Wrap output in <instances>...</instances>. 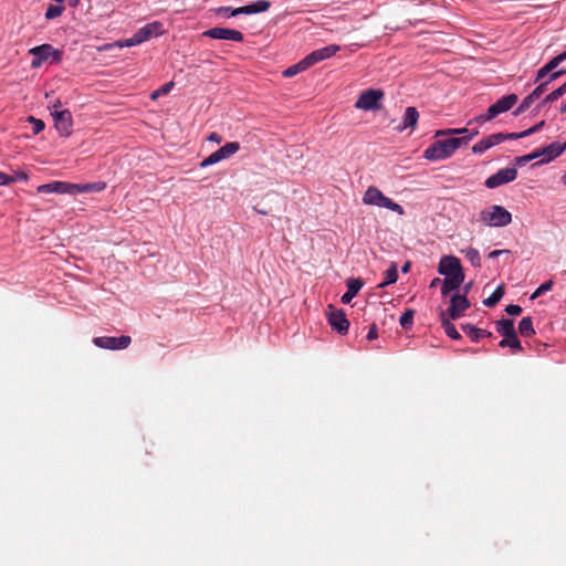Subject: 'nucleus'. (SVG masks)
<instances>
[{
  "mask_svg": "<svg viewBox=\"0 0 566 566\" xmlns=\"http://www.w3.org/2000/svg\"><path fill=\"white\" fill-rule=\"evenodd\" d=\"M478 134L479 132L475 129L467 137H450L447 139L436 140L423 151V157L428 160L447 159Z\"/></svg>",
  "mask_w": 566,
  "mask_h": 566,
  "instance_id": "f257e3e1",
  "label": "nucleus"
},
{
  "mask_svg": "<svg viewBox=\"0 0 566 566\" xmlns=\"http://www.w3.org/2000/svg\"><path fill=\"white\" fill-rule=\"evenodd\" d=\"M106 188L103 181L87 184H72L66 181H53L38 187L39 193H67L77 195L86 192H98Z\"/></svg>",
  "mask_w": 566,
  "mask_h": 566,
  "instance_id": "f03ea898",
  "label": "nucleus"
},
{
  "mask_svg": "<svg viewBox=\"0 0 566 566\" xmlns=\"http://www.w3.org/2000/svg\"><path fill=\"white\" fill-rule=\"evenodd\" d=\"M164 33L163 24L158 21H154L147 23L143 28H140L132 38L126 40L116 41L108 46H117V48H129L134 45H138L145 41H148L153 38H156Z\"/></svg>",
  "mask_w": 566,
  "mask_h": 566,
  "instance_id": "7ed1b4c3",
  "label": "nucleus"
},
{
  "mask_svg": "<svg viewBox=\"0 0 566 566\" xmlns=\"http://www.w3.org/2000/svg\"><path fill=\"white\" fill-rule=\"evenodd\" d=\"M363 202L368 206H377L379 208H386L402 216L405 213L403 208L392 201L390 198L386 197L377 187L370 186L364 193Z\"/></svg>",
  "mask_w": 566,
  "mask_h": 566,
  "instance_id": "20e7f679",
  "label": "nucleus"
},
{
  "mask_svg": "<svg viewBox=\"0 0 566 566\" xmlns=\"http://www.w3.org/2000/svg\"><path fill=\"white\" fill-rule=\"evenodd\" d=\"M480 221L490 227H505L511 223L512 214L504 207L493 205L480 212Z\"/></svg>",
  "mask_w": 566,
  "mask_h": 566,
  "instance_id": "39448f33",
  "label": "nucleus"
},
{
  "mask_svg": "<svg viewBox=\"0 0 566 566\" xmlns=\"http://www.w3.org/2000/svg\"><path fill=\"white\" fill-rule=\"evenodd\" d=\"M29 54L33 55L31 66L40 67L44 62L59 63L62 59V53L54 49L51 44H42L29 50Z\"/></svg>",
  "mask_w": 566,
  "mask_h": 566,
  "instance_id": "423d86ee",
  "label": "nucleus"
},
{
  "mask_svg": "<svg viewBox=\"0 0 566 566\" xmlns=\"http://www.w3.org/2000/svg\"><path fill=\"white\" fill-rule=\"evenodd\" d=\"M496 331L504 338L500 342L501 347H510L513 350L521 352L522 345L517 338V334L514 328V322L512 319H500L496 322Z\"/></svg>",
  "mask_w": 566,
  "mask_h": 566,
  "instance_id": "0eeeda50",
  "label": "nucleus"
},
{
  "mask_svg": "<svg viewBox=\"0 0 566 566\" xmlns=\"http://www.w3.org/2000/svg\"><path fill=\"white\" fill-rule=\"evenodd\" d=\"M382 98L384 92L381 90L369 88L359 94L355 107L363 111H378L381 107Z\"/></svg>",
  "mask_w": 566,
  "mask_h": 566,
  "instance_id": "6e6552de",
  "label": "nucleus"
},
{
  "mask_svg": "<svg viewBox=\"0 0 566 566\" xmlns=\"http://www.w3.org/2000/svg\"><path fill=\"white\" fill-rule=\"evenodd\" d=\"M517 99L516 94H509L501 97L488 108L486 114L482 115L480 119L485 122L493 119L497 115L510 111L516 104Z\"/></svg>",
  "mask_w": 566,
  "mask_h": 566,
  "instance_id": "1a4fd4ad",
  "label": "nucleus"
},
{
  "mask_svg": "<svg viewBox=\"0 0 566 566\" xmlns=\"http://www.w3.org/2000/svg\"><path fill=\"white\" fill-rule=\"evenodd\" d=\"M93 343L95 346L103 349L117 350L127 348L132 343V338L126 335H122L119 337L99 336L95 337Z\"/></svg>",
  "mask_w": 566,
  "mask_h": 566,
  "instance_id": "9d476101",
  "label": "nucleus"
},
{
  "mask_svg": "<svg viewBox=\"0 0 566 566\" xmlns=\"http://www.w3.org/2000/svg\"><path fill=\"white\" fill-rule=\"evenodd\" d=\"M438 272L444 275L446 277H451L453 275L464 277L461 262L457 256L453 255H446L441 258L438 266Z\"/></svg>",
  "mask_w": 566,
  "mask_h": 566,
  "instance_id": "9b49d317",
  "label": "nucleus"
},
{
  "mask_svg": "<svg viewBox=\"0 0 566 566\" xmlns=\"http://www.w3.org/2000/svg\"><path fill=\"white\" fill-rule=\"evenodd\" d=\"M54 126L59 134L63 137H69L72 134L73 119L69 109H55L52 112Z\"/></svg>",
  "mask_w": 566,
  "mask_h": 566,
  "instance_id": "f8f14e48",
  "label": "nucleus"
},
{
  "mask_svg": "<svg viewBox=\"0 0 566 566\" xmlns=\"http://www.w3.org/2000/svg\"><path fill=\"white\" fill-rule=\"evenodd\" d=\"M202 35L214 40H227L234 42H243L244 40V35L242 32L234 29L221 27L211 28L205 31Z\"/></svg>",
  "mask_w": 566,
  "mask_h": 566,
  "instance_id": "ddd939ff",
  "label": "nucleus"
},
{
  "mask_svg": "<svg viewBox=\"0 0 566 566\" xmlns=\"http://www.w3.org/2000/svg\"><path fill=\"white\" fill-rule=\"evenodd\" d=\"M516 177L517 170L515 168H502L485 180V187L489 189H494L515 180Z\"/></svg>",
  "mask_w": 566,
  "mask_h": 566,
  "instance_id": "4468645a",
  "label": "nucleus"
},
{
  "mask_svg": "<svg viewBox=\"0 0 566 566\" xmlns=\"http://www.w3.org/2000/svg\"><path fill=\"white\" fill-rule=\"evenodd\" d=\"M470 307V302L465 295L454 294L450 300L448 315L451 319H457Z\"/></svg>",
  "mask_w": 566,
  "mask_h": 566,
  "instance_id": "2eb2a0df",
  "label": "nucleus"
},
{
  "mask_svg": "<svg viewBox=\"0 0 566 566\" xmlns=\"http://www.w3.org/2000/svg\"><path fill=\"white\" fill-rule=\"evenodd\" d=\"M339 46L336 44H331L325 48L318 49L306 55L304 59L307 62L308 66H313L314 64L324 61L339 51Z\"/></svg>",
  "mask_w": 566,
  "mask_h": 566,
  "instance_id": "dca6fc26",
  "label": "nucleus"
},
{
  "mask_svg": "<svg viewBox=\"0 0 566 566\" xmlns=\"http://www.w3.org/2000/svg\"><path fill=\"white\" fill-rule=\"evenodd\" d=\"M331 326L339 334H346L349 328V321L343 311H334L328 315Z\"/></svg>",
  "mask_w": 566,
  "mask_h": 566,
  "instance_id": "f3484780",
  "label": "nucleus"
},
{
  "mask_svg": "<svg viewBox=\"0 0 566 566\" xmlns=\"http://www.w3.org/2000/svg\"><path fill=\"white\" fill-rule=\"evenodd\" d=\"M502 142H503V137H502L501 133L492 134V135H489V136L482 138L479 143L473 145L472 151L474 154H482V153L486 151L488 149H490L491 147L499 145Z\"/></svg>",
  "mask_w": 566,
  "mask_h": 566,
  "instance_id": "a211bd4d",
  "label": "nucleus"
},
{
  "mask_svg": "<svg viewBox=\"0 0 566 566\" xmlns=\"http://www.w3.org/2000/svg\"><path fill=\"white\" fill-rule=\"evenodd\" d=\"M347 292L344 293L340 297V302L343 304H349L352 300L357 295L360 289L364 286V282L361 279L349 277L346 281Z\"/></svg>",
  "mask_w": 566,
  "mask_h": 566,
  "instance_id": "6ab92c4d",
  "label": "nucleus"
},
{
  "mask_svg": "<svg viewBox=\"0 0 566 566\" xmlns=\"http://www.w3.org/2000/svg\"><path fill=\"white\" fill-rule=\"evenodd\" d=\"M565 149H566V143L565 142L564 143L554 142V143L549 144L546 147L537 149L536 151H538L539 157L541 156L545 157L544 161H549V160L558 157L559 155H562Z\"/></svg>",
  "mask_w": 566,
  "mask_h": 566,
  "instance_id": "aec40b11",
  "label": "nucleus"
},
{
  "mask_svg": "<svg viewBox=\"0 0 566 566\" xmlns=\"http://www.w3.org/2000/svg\"><path fill=\"white\" fill-rule=\"evenodd\" d=\"M565 73H566L565 70H559V71H556V72L549 74V76L547 78H545L543 82H538V85L534 88V91L531 93V95L535 99H538L548 90V85L553 81L563 76Z\"/></svg>",
  "mask_w": 566,
  "mask_h": 566,
  "instance_id": "412c9836",
  "label": "nucleus"
},
{
  "mask_svg": "<svg viewBox=\"0 0 566 566\" xmlns=\"http://www.w3.org/2000/svg\"><path fill=\"white\" fill-rule=\"evenodd\" d=\"M419 119V113L416 107L409 106L405 111L401 126L398 129L401 132L407 128L415 129Z\"/></svg>",
  "mask_w": 566,
  "mask_h": 566,
  "instance_id": "4be33fe9",
  "label": "nucleus"
},
{
  "mask_svg": "<svg viewBox=\"0 0 566 566\" xmlns=\"http://www.w3.org/2000/svg\"><path fill=\"white\" fill-rule=\"evenodd\" d=\"M463 281H464V277H459V275L446 277L442 282L441 294L443 296H447L450 292L458 290L461 286V284L463 283Z\"/></svg>",
  "mask_w": 566,
  "mask_h": 566,
  "instance_id": "5701e85b",
  "label": "nucleus"
},
{
  "mask_svg": "<svg viewBox=\"0 0 566 566\" xmlns=\"http://www.w3.org/2000/svg\"><path fill=\"white\" fill-rule=\"evenodd\" d=\"M462 329L473 342H478L482 337L492 336V333L482 328H478L471 324L462 325Z\"/></svg>",
  "mask_w": 566,
  "mask_h": 566,
  "instance_id": "b1692460",
  "label": "nucleus"
},
{
  "mask_svg": "<svg viewBox=\"0 0 566 566\" xmlns=\"http://www.w3.org/2000/svg\"><path fill=\"white\" fill-rule=\"evenodd\" d=\"M440 316L441 325L446 334L452 339H461V335L457 331L455 326L450 322V319L446 317V314L442 312Z\"/></svg>",
  "mask_w": 566,
  "mask_h": 566,
  "instance_id": "393cba45",
  "label": "nucleus"
},
{
  "mask_svg": "<svg viewBox=\"0 0 566 566\" xmlns=\"http://www.w3.org/2000/svg\"><path fill=\"white\" fill-rule=\"evenodd\" d=\"M518 332L523 337H531L535 334L532 317H523L518 323Z\"/></svg>",
  "mask_w": 566,
  "mask_h": 566,
  "instance_id": "a878e982",
  "label": "nucleus"
},
{
  "mask_svg": "<svg viewBox=\"0 0 566 566\" xmlns=\"http://www.w3.org/2000/svg\"><path fill=\"white\" fill-rule=\"evenodd\" d=\"M398 280V269L396 263H391L390 266L385 272V281L381 282L378 286L385 287L387 285L396 283Z\"/></svg>",
  "mask_w": 566,
  "mask_h": 566,
  "instance_id": "bb28decb",
  "label": "nucleus"
},
{
  "mask_svg": "<svg viewBox=\"0 0 566 566\" xmlns=\"http://www.w3.org/2000/svg\"><path fill=\"white\" fill-rule=\"evenodd\" d=\"M307 69H310L307 62L305 61V59L301 60L298 63L287 67L286 70L283 71V75L285 77H292L301 72H304L306 71Z\"/></svg>",
  "mask_w": 566,
  "mask_h": 566,
  "instance_id": "cd10ccee",
  "label": "nucleus"
},
{
  "mask_svg": "<svg viewBox=\"0 0 566 566\" xmlns=\"http://www.w3.org/2000/svg\"><path fill=\"white\" fill-rule=\"evenodd\" d=\"M504 293H505L504 286L503 285L497 286L495 289V291L488 298H485L483 301V304L488 307H492V306L496 305L503 297Z\"/></svg>",
  "mask_w": 566,
  "mask_h": 566,
  "instance_id": "c85d7f7f",
  "label": "nucleus"
},
{
  "mask_svg": "<svg viewBox=\"0 0 566 566\" xmlns=\"http://www.w3.org/2000/svg\"><path fill=\"white\" fill-rule=\"evenodd\" d=\"M239 149H240V144L238 142H230V143H227L226 145H223L222 147H220L218 149V151L220 153V155L223 159H227V158L231 157L232 155H234Z\"/></svg>",
  "mask_w": 566,
  "mask_h": 566,
  "instance_id": "c756f323",
  "label": "nucleus"
},
{
  "mask_svg": "<svg viewBox=\"0 0 566 566\" xmlns=\"http://www.w3.org/2000/svg\"><path fill=\"white\" fill-rule=\"evenodd\" d=\"M271 2L268 0H258L253 3L248 4L249 14H255L265 12L270 9Z\"/></svg>",
  "mask_w": 566,
  "mask_h": 566,
  "instance_id": "7c9ffc66",
  "label": "nucleus"
},
{
  "mask_svg": "<svg viewBox=\"0 0 566 566\" xmlns=\"http://www.w3.org/2000/svg\"><path fill=\"white\" fill-rule=\"evenodd\" d=\"M462 252L464 253L465 258L470 261V263L473 266H475V268L481 266V256L476 249L468 248L465 250H462Z\"/></svg>",
  "mask_w": 566,
  "mask_h": 566,
  "instance_id": "2f4dec72",
  "label": "nucleus"
},
{
  "mask_svg": "<svg viewBox=\"0 0 566 566\" xmlns=\"http://www.w3.org/2000/svg\"><path fill=\"white\" fill-rule=\"evenodd\" d=\"M413 316L415 311L413 310H407L403 312V314L400 316L399 323L402 328L410 329L413 324Z\"/></svg>",
  "mask_w": 566,
  "mask_h": 566,
  "instance_id": "473e14b6",
  "label": "nucleus"
},
{
  "mask_svg": "<svg viewBox=\"0 0 566 566\" xmlns=\"http://www.w3.org/2000/svg\"><path fill=\"white\" fill-rule=\"evenodd\" d=\"M468 128H450V129H441L436 132V136H447V135H463L462 137H467L471 134Z\"/></svg>",
  "mask_w": 566,
  "mask_h": 566,
  "instance_id": "72a5a7b5",
  "label": "nucleus"
},
{
  "mask_svg": "<svg viewBox=\"0 0 566 566\" xmlns=\"http://www.w3.org/2000/svg\"><path fill=\"white\" fill-rule=\"evenodd\" d=\"M553 285H554L553 280H548V281L544 282L531 295V300H535V298L539 297L541 295H543L544 293L551 291L553 289Z\"/></svg>",
  "mask_w": 566,
  "mask_h": 566,
  "instance_id": "f704fd0d",
  "label": "nucleus"
},
{
  "mask_svg": "<svg viewBox=\"0 0 566 566\" xmlns=\"http://www.w3.org/2000/svg\"><path fill=\"white\" fill-rule=\"evenodd\" d=\"M536 99L528 94L522 103L518 105V107L513 112L514 116H518L523 114Z\"/></svg>",
  "mask_w": 566,
  "mask_h": 566,
  "instance_id": "c9c22d12",
  "label": "nucleus"
},
{
  "mask_svg": "<svg viewBox=\"0 0 566 566\" xmlns=\"http://www.w3.org/2000/svg\"><path fill=\"white\" fill-rule=\"evenodd\" d=\"M221 160H223V158L221 157L220 153L216 150L200 163V167L205 168L214 165Z\"/></svg>",
  "mask_w": 566,
  "mask_h": 566,
  "instance_id": "e433bc0d",
  "label": "nucleus"
},
{
  "mask_svg": "<svg viewBox=\"0 0 566 566\" xmlns=\"http://www.w3.org/2000/svg\"><path fill=\"white\" fill-rule=\"evenodd\" d=\"M64 11V7L63 6H53V4H50L46 9V12H45V18L48 20H52V19H55L57 17H60Z\"/></svg>",
  "mask_w": 566,
  "mask_h": 566,
  "instance_id": "4c0bfd02",
  "label": "nucleus"
},
{
  "mask_svg": "<svg viewBox=\"0 0 566 566\" xmlns=\"http://www.w3.org/2000/svg\"><path fill=\"white\" fill-rule=\"evenodd\" d=\"M538 157H539V154H538V151L535 150L532 154H528V155H525V156H521V157H516L515 158V163H516V165L522 166V165H524V164H526V163H528V161H531L533 159H536Z\"/></svg>",
  "mask_w": 566,
  "mask_h": 566,
  "instance_id": "58836bf2",
  "label": "nucleus"
},
{
  "mask_svg": "<svg viewBox=\"0 0 566 566\" xmlns=\"http://www.w3.org/2000/svg\"><path fill=\"white\" fill-rule=\"evenodd\" d=\"M29 122L33 125V133L34 134L41 133L44 129V127H45L43 120L38 119V118L33 117V116L29 117Z\"/></svg>",
  "mask_w": 566,
  "mask_h": 566,
  "instance_id": "ea45409f",
  "label": "nucleus"
},
{
  "mask_svg": "<svg viewBox=\"0 0 566 566\" xmlns=\"http://www.w3.org/2000/svg\"><path fill=\"white\" fill-rule=\"evenodd\" d=\"M172 86H174V83H172V82L166 83V84H165V85H163L159 90L155 91V92L151 94V98H153V99H155V98H157L159 95L168 94Z\"/></svg>",
  "mask_w": 566,
  "mask_h": 566,
  "instance_id": "a19ab883",
  "label": "nucleus"
},
{
  "mask_svg": "<svg viewBox=\"0 0 566 566\" xmlns=\"http://www.w3.org/2000/svg\"><path fill=\"white\" fill-rule=\"evenodd\" d=\"M549 74H552V72L549 71L548 67H546L545 65L543 67H541L537 73H536V76H535V80H534V83H538V82H543V80L545 77H548Z\"/></svg>",
  "mask_w": 566,
  "mask_h": 566,
  "instance_id": "79ce46f5",
  "label": "nucleus"
},
{
  "mask_svg": "<svg viewBox=\"0 0 566 566\" xmlns=\"http://www.w3.org/2000/svg\"><path fill=\"white\" fill-rule=\"evenodd\" d=\"M231 11H233L231 7H219L213 10L214 14L221 18H230Z\"/></svg>",
  "mask_w": 566,
  "mask_h": 566,
  "instance_id": "37998d69",
  "label": "nucleus"
},
{
  "mask_svg": "<svg viewBox=\"0 0 566 566\" xmlns=\"http://www.w3.org/2000/svg\"><path fill=\"white\" fill-rule=\"evenodd\" d=\"M559 97H562V96L559 95V92H557V91L555 90V91H553L552 93H549L548 95H546V96L544 97V99L542 101V103L539 104V106L545 105V104H548V103H553V102L557 101Z\"/></svg>",
  "mask_w": 566,
  "mask_h": 566,
  "instance_id": "c03bdc74",
  "label": "nucleus"
},
{
  "mask_svg": "<svg viewBox=\"0 0 566 566\" xmlns=\"http://www.w3.org/2000/svg\"><path fill=\"white\" fill-rule=\"evenodd\" d=\"M502 137H503V142L504 140H509V139H520V138H524V137H527L525 130L524 132H521V133H501Z\"/></svg>",
  "mask_w": 566,
  "mask_h": 566,
  "instance_id": "a18cd8bd",
  "label": "nucleus"
},
{
  "mask_svg": "<svg viewBox=\"0 0 566 566\" xmlns=\"http://www.w3.org/2000/svg\"><path fill=\"white\" fill-rule=\"evenodd\" d=\"M17 181V178L0 171V186L10 185Z\"/></svg>",
  "mask_w": 566,
  "mask_h": 566,
  "instance_id": "49530a36",
  "label": "nucleus"
},
{
  "mask_svg": "<svg viewBox=\"0 0 566 566\" xmlns=\"http://www.w3.org/2000/svg\"><path fill=\"white\" fill-rule=\"evenodd\" d=\"M505 312L509 315H513V316L520 315L522 313V307L520 305L510 304L506 306Z\"/></svg>",
  "mask_w": 566,
  "mask_h": 566,
  "instance_id": "de8ad7c7",
  "label": "nucleus"
},
{
  "mask_svg": "<svg viewBox=\"0 0 566 566\" xmlns=\"http://www.w3.org/2000/svg\"><path fill=\"white\" fill-rule=\"evenodd\" d=\"M239 14H249L248 4L239 8H234L233 11H231L230 15H239Z\"/></svg>",
  "mask_w": 566,
  "mask_h": 566,
  "instance_id": "09e8293b",
  "label": "nucleus"
},
{
  "mask_svg": "<svg viewBox=\"0 0 566 566\" xmlns=\"http://www.w3.org/2000/svg\"><path fill=\"white\" fill-rule=\"evenodd\" d=\"M378 336V332H377V325L374 323L371 324L370 328H369V332L367 334V339L368 340H374L376 339Z\"/></svg>",
  "mask_w": 566,
  "mask_h": 566,
  "instance_id": "8fccbe9b",
  "label": "nucleus"
},
{
  "mask_svg": "<svg viewBox=\"0 0 566 566\" xmlns=\"http://www.w3.org/2000/svg\"><path fill=\"white\" fill-rule=\"evenodd\" d=\"M545 125V120H541L538 124H536L535 126L528 128L525 130L526 135L530 136L536 132H538L543 126Z\"/></svg>",
  "mask_w": 566,
  "mask_h": 566,
  "instance_id": "3c124183",
  "label": "nucleus"
},
{
  "mask_svg": "<svg viewBox=\"0 0 566 566\" xmlns=\"http://www.w3.org/2000/svg\"><path fill=\"white\" fill-rule=\"evenodd\" d=\"M560 64L556 56H554L548 63L545 64L546 67L549 69L552 73H554L555 69Z\"/></svg>",
  "mask_w": 566,
  "mask_h": 566,
  "instance_id": "603ef678",
  "label": "nucleus"
},
{
  "mask_svg": "<svg viewBox=\"0 0 566 566\" xmlns=\"http://www.w3.org/2000/svg\"><path fill=\"white\" fill-rule=\"evenodd\" d=\"M208 140L210 142H214V143H221L222 142V137L221 135H219L218 133H211L209 136H208Z\"/></svg>",
  "mask_w": 566,
  "mask_h": 566,
  "instance_id": "864d4df0",
  "label": "nucleus"
},
{
  "mask_svg": "<svg viewBox=\"0 0 566 566\" xmlns=\"http://www.w3.org/2000/svg\"><path fill=\"white\" fill-rule=\"evenodd\" d=\"M12 177L17 178V180H28V174L24 171H15Z\"/></svg>",
  "mask_w": 566,
  "mask_h": 566,
  "instance_id": "5fc2aeb1",
  "label": "nucleus"
},
{
  "mask_svg": "<svg viewBox=\"0 0 566 566\" xmlns=\"http://www.w3.org/2000/svg\"><path fill=\"white\" fill-rule=\"evenodd\" d=\"M502 253H509V250H494L489 253V258L493 259L501 255Z\"/></svg>",
  "mask_w": 566,
  "mask_h": 566,
  "instance_id": "6e6d98bb",
  "label": "nucleus"
},
{
  "mask_svg": "<svg viewBox=\"0 0 566 566\" xmlns=\"http://www.w3.org/2000/svg\"><path fill=\"white\" fill-rule=\"evenodd\" d=\"M61 105H62V104H61V102L57 99L54 104H52V105H50V106H49V109H50V111H51V113H52V112H53V111H55V109H60Z\"/></svg>",
  "mask_w": 566,
  "mask_h": 566,
  "instance_id": "4d7b16f0",
  "label": "nucleus"
},
{
  "mask_svg": "<svg viewBox=\"0 0 566 566\" xmlns=\"http://www.w3.org/2000/svg\"><path fill=\"white\" fill-rule=\"evenodd\" d=\"M556 91L559 92L560 96L566 94V85H565V83L563 85H560L558 88H556Z\"/></svg>",
  "mask_w": 566,
  "mask_h": 566,
  "instance_id": "13d9d810",
  "label": "nucleus"
},
{
  "mask_svg": "<svg viewBox=\"0 0 566 566\" xmlns=\"http://www.w3.org/2000/svg\"><path fill=\"white\" fill-rule=\"evenodd\" d=\"M472 287V282L465 284V286L463 287V294L462 295H465L469 293V291L471 290Z\"/></svg>",
  "mask_w": 566,
  "mask_h": 566,
  "instance_id": "bf43d9fd",
  "label": "nucleus"
},
{
  "mask_svg": "<svg viewBox=\"0 0 566 566\" xmlns=\"http://www.w3.org/2000/svg\"><path fill=\"white\" fill-rule=\"evenodd\" d=\"M557 60L562 63L566 60V51L562 52L560 54L556 55Z\"/></svg>",
  "mask_w": 566,
  "mask_h": 566,
  "instance_id": "052dcab7",
  "label": "nucleus"
},
{
  "mask_svg": "<svg viewBox=\"0 0 566 566\" xmlns=\"http://www.w3.org/2000/svg\"><path fill=\"white\" fill-rule=\"evenodd\" d=\"M440 283H441V280H440L439 277H436V279H433V280L431 281L430 286H431V287H434V286H437V285H438V284H440Z\"/></svg>",
  "mask_w": 566,
  "mask_h": 566,
  "instance_id": "680f3d73",
  "label": "nucleus"
},
{
  "mask_svg": "<svg viewBox=\"0 0 566 566\" xmlns=\"http://www.w3.org/2000/svg\"><path fill=\"white\" fill-rule=\"evenodd\" d=\"M559 113L560 114H565L566 113V102L560 106Z\"/></svg>",
  "mask_w": 566,
  "mask_h": 566,
  "instance_id": "e2e57ef3",
  "label": "nucleus"
},
{
  "mask_svg": "<svg viewBox=\"0 0 566 566\" xmlns=\"http://www.w3.org/2000/svg\"><path fill=\"white\" fill-rule=\"evenodd\" d=\"M409 263H406L403 266H402V272H407L409 270Z\"/></svg>",
  "mask_w": 566,
  "mask_h": 566,
  "instance_id": "0e129e2a",
  "label": "nucleus"
},
{
  "mask_svg": "<svg viewBox=\"0 0 566 566\" xmlns=\"http://www.w3.org/2000/svg\"><path fill=\"white\" fill-rule=\"evenodd\" d=\"M260 214H266L268 212L265 210H258Z\"/></svg>",
  "mask_w": 566,
  "mask_h": 566,
  "instance_id": "69168bd1",
  "label": "nucleus"
},
{
  "mask_svg": "<svg viewBox=\"0 0 566 566\" xmlns=\"http://www.w3.org/2000/svg\"><path fill=\"white\" fill-rule=\"evenodd\" d=\"M563 181H564V184H566V174L563 177Z\"/></svg>",
  "mask_w": 566,
  "mask_h": 566,
  "instance_id": "338daca9",
  "label": "nucleus"
},
{
  "mask_svg": "<svg viewBox=\"0 0 566 566\" xmlns=\"http://www.w3.org/2000/svg\"><path fill=\"white\" fill-rule=\"evenodd\" d=\"M565 85H566V82H565Z\"/></svg>",
  "mask_w": 566,
  "mask_h": 566,
  "instance_id": "774afa93",
  "label": "nucleus"
}]
</instances>
